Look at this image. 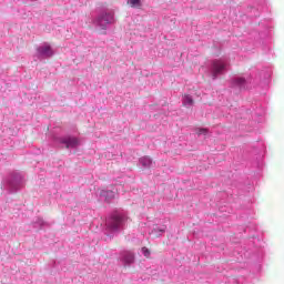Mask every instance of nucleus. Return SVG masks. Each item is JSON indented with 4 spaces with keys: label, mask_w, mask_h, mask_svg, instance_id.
<instances>
[{
    "label": "nucleus",
    "mask_w": 284,
    "mask_h": 284,
    "mask_svg": "<svg viewBox=\"0 0 284 284\" xmlns=\"http://www.w3.org/2000/svg\"><path fill=\"white\" fill-rule=\"evenodd\" d=\"M110 23H114V14L112 13H105L98 19V26L100 27V30H105L106 26Z\"/></svg>",
    "instance_id": "f257e3e1"
},
{
    "label": "nucleus",
    "mask_w": 284,
    "mask_h": 284,
    "mask_svg": "<svg viewBox=\"0 0 284 284\" xmlns=\"http://www.w3.org/2000/svg\"><path fill=\"white\" fill-rule=\"evenodd\" d=\"M224 70H225V63H223V61L221 60H215L213 62V69H212L213 79H216V77H219V74H221V72H223Z\"/></svg>",
    "instance_id": "f03ea898"
},
{
    "label": "nucleus",
    "mask_w": 284,
    "mask_h": 284,
    "mask_svg": "<svg viewBox=\"0 0 284 284\" xmlns=\"http://www.w3.org/2000/svg\"><path fill=\"white\" fill-rule=\"evenodd\" d=\"M124 219L123 216L121 215H114L112 219H111V222H110V227L111 230H119V227H121V225H123L124 223Z\"/></svg>",
    "instance_id": "7ed1b4c3"
},
{
    "label": "nucleus",
    "mask_w": 284,
    "mask_h": 284,
    "mask_svg": "<svg viewBox=\"0 0 284 284\" xmlns=\"http://www.w3.org/2000/svg\"><path fill=\"white\" fill-rule=\"evenodd\" d=\"M62 143H64L68 149L77 148V145H79V140L77 138H69L63 140Z\"/></svg>",
    "instance_id": "20e7f679"
},
{
    "label": "nucleus",
    "mask_w": 284,
    "mask_h": 284,
    "mask_svg": "<svg viewBox=\"0 0 284 284\" xmlns=\"http://www.w3.org/2000/svg\"><path fill=\"white\" fill-rule=\"evenodd\" d=\"M123 262L126 265H132V263H134V253H132V252H124L123 253Z\"/></svg>",
    "instance_id": "39448f33"
},
{
    "label": "nucleus",
    "mask_w": 284,
    "mask_h": 284,
    "mask_svg": "<svg viewBox=\"0 0 284 284\" xmlns=\"http://www.w3.org/2000/svg\"><path fill=\"white\" fill-rule=\"evenodd\" d=\"M38 51L43 54V57H52V48L50 45L40 47Z\"/></svg>",
    "instance_id": "423d86ee"
},
{
    "label": "nucleus",
    "mask_w": 284,
    "mask_h": 284,
    "mask_svg": "<svg viewBox=\"0 0 284 284\" xmlns=\"http://www.w3.org/2000/svg\"><path fill=\"white\" fill-rule=\"evenodd\" d=\"M140 162L144 168H150V165H152V159H150L149 156L142 158Z\"/></svg>",
    "instance_id": "0eeeda50"
},
{
    "label": "nucleus",
    "mask_w": 284,
    "mask_h": 284,
    "mask_svg": "<svg viewBox=\"0 0 284 284\" xmlns=\"http://www.w3.org/2000/svg\"><path fill=\"white\" fill-rule=\"evenodd\" d=\"M183 103H184V105H193L194 104V99H192L191 95H185Z\"/></svg>",
    "instance_id": "6e6552de"
},
{
    "label": "nucleus",
    "mask_w": 284,
    "mask_h": 284,
    "mask_svg": "<svg viewBox=\"0 0 284 284\" xmlns=\"http://www.w3.org/2000/svg\"><path fill=\"white\" fill-rule=\"evenodd\" d=\"M131 8H141V0H129Z\"/></svg>",
    "instance_id": "1a4fd4ad"
},
{
    "label": "nucleus",
    "mask_w": 284,
    "mask_h": 284,
    "mask_svg": "<svg viewBox=\"0 0 284 284\" xmlns=\"http://www.w3.org/2000/svg\"><path fill=\"white\" fill-rule=\"evenodd\" d=\"M142 254H143L146 258H150L151 252L149 251L148 247H142Z\"/></svg>",
    "instance_id": "9d476101"
},
{
    "label": "nucleus",
    "mask_w": 284,
    "mask_h": 284,
    "mask_svg": "<svg viewBox=\"0 0 284 284\" xmlns=\"http://www.w3.org/2000/svg\"><path fill=\"white\" fill-rule=\"evenodd\" d=\"M236 83H237V85H244L245 79H243V78H237V79H236Z\"/></svg>",
    "instance_id": "9b49d317"
},
{
    "label": "nucleus",
    "mask_w": 284,
    "mask_h": 284,
    "mask_svg": "<svg viewBox=\"0 0 284 284\" xmlns=\"http://www.w3.org/2000/svg\"><path fill=\"white\" fill-rule=\"evenodd\" d=\"M205 132H207V129H201L200 130V134H205Z\"/></svg>",
    "instance_id": "f8f14e48"
}]
</instances>
